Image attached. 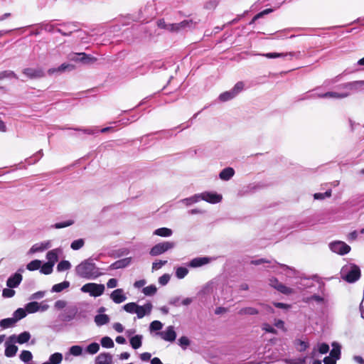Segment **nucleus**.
Wrapping results in <instances>:
<instances>
[{
    "mask_svg": "<svg viewBox=\"0 0 364 364\" xmlns=\"http://www.w3.org/2000/svg\"><path fill=\"white\" fill-rule=\"evenodd\" d=\"M69 352L74 356H80L82 353V348L80 346H73L70 348Z\"/></svg>",
    "mask_w": 364,
    "mask_h": 364,
    "instance_id": "obj_52",
    "label": "nucleus"
},
{
    "mask_svg": "<svg viewBox=\"0 0 364 364\" xmlns=\"http://www.w3.org/2000/svg\"><path fill=\"white\" fill-rule=\"evenodd\" d=\"M332 346L333 348L330 352V356L335 358V360H338L341 355V346L337 343H333Z\"/></svg>",
    "mask_w": 364,
    "mask_h": 364,
    "instance_id": "obj_37",
    "label": "nucleus"
},
{
    "mask_svg": "<svg viewBox=\"0 0 364 364\" xmlns=\"http://www.w3.org/2000/svg\"><path fill=\"white\" fill-rule=\"evenodd\" d=\"M364 85V80L353 81L343 85V87L348 92L346 93H354L360 90L362 86Z\"/></svg>",
    "mask_w": 364,
    "mask_h": 364,
    "instance_id": "obj_17",
    "label": "nucleus"
},
{
    "mask_svg": "<svg viewBox=\"0 0 364 364\" xmlns=\"http://www.w3.org/2000/svg\"><path fill=\"white\" fill-rule=\"evenodd\" d=\"M20 359L25 363L31 361L33 358V355L29 350H22L20 354Z\"/></svg>",
    "mask_w": 364,
    "mask_h": 364,
    "instance_id": "obj_49",
    "label": "nucleus"
},
{
    "mask_svg": "<svg viewBox=\"0 0 364 364\" xmlns=\"http://www.w3.org/2000/svg\"><path fill=\"white\" fill-rule=\"evenodd\" d=\"M110 299L115 304H121L127 300L123 289H117L110 294Z\"/></svg>",
    "mask_w": 364,
    "mask_h": 364,
    "instance_id": "obj_18",
    "label": "nucleus"
},
{
    "mask_svg": "<svg viewBox=\"0 0 364 364\" xmlns=\"http://www.w3.org/2000/svg\"><path fill=\"white\" fill-rule=\"evenodd\" d=\"M302 56L301 51L297 52H289L285 53V57H287L289 59L291 60L293 58L299 59Z\"/></svg>",
    "mask_w": 364,
    "mask_h": 364,
    "instance_id": "obj_61",
    "label": "nucleus"
},
{
    "mask_svg": "<svg viewBox=\"0 0 364 364\" xmlns=\"http://www.w3.org/2000/svg\"><path fill=\"white\" fill-rule=\"evenodd\" d=\"M170 280V276L168 274H164L159 278V283L164 286L168 284Z\"/></svg>",
    "mask_w": 364,
    "mask_h": 364,
    "instance_id": "obj_64",
    "label": "nucleus"
},
{
    "mask_svg": "<svg viewBox=\"0 0 364 364\" xmlns=\"http://www.w3.org/2000/svg\"><path fill=\"white\" fill-rule=\"evenodd\" d=\"M218 4V0H210L208 2H206V4H205V8L206 9H209V10L215 9L217 7Z\"/></svg>",
    "mask_w": 364,
    "mask_h": 364,
    "instance_id": "obj_63",
    "label": "nucleus"
},
{
    "mask_svg": "<svg viewBox=\"0 0 364 364\" xmlns=\"http://www.w3.org/2000/svg\"><path fill=\"white\" fill-rule=\"evenodd\" d=\"M75 69V66L70 63H63L56 68H50L48 70L49 75H53L55 73H63L65 71H71Z\"/></svg>",
    "mask_w": 364,
    "mask_h": 364,
    "instance_id": "obj_22",
    "label": "nucleus"
},
{
    "mask_svg": "<svg viewBox=\"0 0 364 364\" xmlns=\"http://www.w3.org/2000/svg\"><path fill=\"white\" fill-rule=\"evenodd\" d=\"M105 287L102 284L87 283L84 284L80 290L84 293H88L91 296L97 297L103 294Z\"/></svg>",
    "mask_w": 364,
    "mask_h": 364,
    "instance_id": "obj_5",
    "label": "nucleus"
},
{
    "mask_svg": "<svg viewBox=\"0 0 364 364\" xmlns=\"http://www.w3.org/2000/svg\"><path fill=\"white\" fill-rule=\"evenodd\" d=\"M200 201L199 194H195L189 198H186L179 200L178 203L184 204L186 206H190Z\"/></svg>",
    "mask_w": 364,
    "mask_h": 364,
    "instance_id": "obj_32",
    "label": "nucleus"
},
{
    "mask_svg": "<svg viewBox=\"0 0 364 364\" xmlns=\"http://www.w3.org/2000/svg\"><path fill=\"white\" fill-rule=\"evenodd\" d=\"M235 174V170L231 167H227L223 169L219 177L223 181H229Z\"/></svg>",
    "mask_w": 364,
    "mask_h": 364,
    "instance_id": "obj_25",
    "label": "nucleus"
},
{
    "mask_svg": "<svg viewBox=\"0 0 364 364\" xmlns=\"http://www.w3.org/2000/svg\"><path fill=\"white\" fill-rule=\"evenodd\" d=\"M329 248L332 252L340 255H346L351 250L350 247L348 245L340 240H336L331 242L329 244Z\"/></svg>",
    "mask_w": 364,
    "mask_h": 364,
    "instance_id": "obj_7",
    "label": "nucleus"
},
{
    "mask_svg": "<svg viewBox=\"0 0 364 364\" xmlns=\"http://www.w3.org/2000/svg\"><path fill=\"white\" fill-rule=\"evenodd\" d=\"M26 312L27 311H26V309H24L22 308H18L14 312L13 318H14L16 322H17L18 321H19L26 316Z\"/></svg>",
    "mask_w": 364,
    "mask_h": 364,
    "instance_id": "obj_38",
    "label": "nucleus"
},
{
    "mask_svg": "<svg viewBox=\"0 0 364 364\" xmlns=\"http://www.w3.org/2000/svg\"><path fill=\"white\" fill-rule=\"evenodd\" d=\"M331 196V190L328 189L325 193H317L314 195L316 200H323L326 198H329Z\"/></svg>",
    "mask_w": 364,
    "mask_h": 364,
    "instance_id": "obj_56",
    "label": "nucleus"
},
{
    "mask_svg": "<svg viewBox=\"0 0 364 364\" xmlns=\"http://www.w3.org/2000/svg\"><path fill=\"white\" fill-rule=\"evenodd\" d=\"M59 249H54L49 252H48L46 255V258L48 259V262H51V264H54L58 259V254L60 252Z\"/></svg>",
    "mask_w": 364,
    "mask_h": 364,
    "instance_id": "obj_31",
    "label": "nucleus"
},
{
    "mask_svg": "<svg viewBox=\"0 0 364 364\" xmlns=\"http://www.w3.org/2000/svg\"><path fill=\"white\" fill-rule=\"evenodd\" d=\"M163 324L159 321H154L150 323V331H159L162 328Z\"/></svg>",
    "mask_w": 364,
    "mask_h": 364,
    "instance_id": "obj_58",
    "label": "nucleus"
},
{
    "mask_svg": "<svg viewBox=\"0 0 364 364\" xmlns=\"http://www.w3.org/2000/svg\"><path fill=\"white\" fill-rule=\"evenodd\" d=\"M6 77H14L18 78L14 72L11 70H5L0 73V80L6 78Z\"/></svg>",
    "mask_w": 364,
    "mask_h": 364,
    "instance_id": "obj_60",
    "label": "nucleus"
},
{
    "mask_svg": "<svg viewBox=\"0 0 364 364\" xmlns=\"http://www.w3.org/2000/svg\"><path fill=\"white\" fill-rule=\"evenodd\" d=\"M100 350V345L97 343H92L86 348V352L89 354L94 355Z\"/></svg>",
    "mask_w": 364,
    "mask_h": 364,
    "instance_id": "obj_48",
    "label": "nucleus"
},
{
    "mask_svg": "<svg viewBox=\"0 0 364 364\" xmlns=\"http://www.w3.org/2000/svg\"><path fill=\"white\" fill-rule=\"evenodd\" d=\"M50 242L49 241L36 243L33 245L29 250L30 254L43 252L44 250L50 247Z\"/></svg>",
    "mask_w": 364,
    "mask_h": 364,
    "instance_id": "obj_21",
    "label": "nucleus"
},
{
    "mask_svg": "<svg viewBox=\"0 0 364 364\" xmlns=\"http://www.w3.org/2000/svg\"><path fill=\"white\" fill-rule=\"evenodd\" d=\"M235 97L234 96L233 92H232L231 90H228V91L221 93L219 95L218 99L220 102H224L229 101Z\"/></svg>",
    "mask_w": 364,
    "mask_h": 364,
    "instance_id": "obj_41",
    "label": "nucleus"
},
{
    "mask_svg": "<svg viewBox=\"0 0 364 364\" xmlns=\"http://www.w3.org/2000/svg\"><path fill=\"white\" fill-rule=\"evenodd\" d=\"M70 287V282L68 281H64L61 283L54 284L51 289L52 292H61L64 289Z\"/></svg>",
    "mask_w": 364,
    "mask_h": 364,
    "instance_id": "obj_35",
    "label": "nucleus"
},
{
    "mask_svg": "<svg viewBox=\"0 0 364 364\" xmlns=\"http://www.w3.org/2000/svg\"><path fill=\"white\" fill-rule=\"evenodd\" d=\"M142 335H136L132 337L129 340L132 347L135 350L139 348L142 345Z\"/></svg>",
    "mask_w": 364,
    "mask_h": 364,
    "instance_id": "obj_33",
    "label": "nucleus"
},
{
    "mask_svg": "<svg viewBox=\"0 0 364 364\" xmlns=\"http://www.w3.org/2000/svg\"><path fill=\"white\" fill-rule=\"evenodd\" d=\"M153 306L151 302H147L143 306H139L136 304V314L138 318H142L144 316L151 314Z\"/></svg>",
    "mask_w": 364,
    "mask_h": 364,
    "instance_id": "obj_16",
    "label": "nucleus"
},
{
    "mask_svg": "<svg viewBox=\"0 0 364 364\" xmlns=\"http://www.w3.org/2000/svg\"><path fill=\"white\" fill-rule=\"evenodd\" d=\"M272 11V9H264V11L259 12V14H256L253 18L252 19V21L250 22V24H252L255 22V21H257V19H259V18L264 16V15L266 14H268L269 13H271Z\"/></svg>",
    "mask_w": 364,
    "mask_h": 364,
    "instance_id": "obj_57",
    "label": "nucleus"
},
{
    "mask_svg": "<svg viewBox=\"0 0 364 364\" xmlns=\"http://www.w3.org/2000/svg\"><path fill=\"white\" fill-rule=\"evenodd\" d=\"M75 272L78 277L85 279H95L103 274L92 259L81 262L75 267Z\"/></svg>",
    "mask_w": 364,
    "mask_h": 364,
    "instance_id": "obj_1",
    "label": "nucleus"
},
{
    "mask_svg": "<svg viewBox=\"0 0 364 364\" xmlns=\"http://www.w3.org/2000/svg\"><path fill=\"white\" fill-rule=\"evenodd\" d=\"M188 273V269L186 267H179L176 270V276L178 279L184 278Z\"/></svg>",
    "mask_w": 364,
    "mask_h": 364,
    "instance_id": "obj_50",
    "label": "nucleus"
},
{
    "mask_svg": "<svg viewBox=\"0 0 364 364\" xmlns=\"http://www.w3.org/2000/svg\"><path fill=\"white\" fill-rule=\"evenodd\" d=\"M131 262L132 257L121 259L111 264L109 268V269H118L124 268L129 266L131 264Z\"/></svg>",
    "mask_w": 364,
    "mask_h": 364,
    "instance_id": "obj_20",
    "label": "nucleus"
},
{
    "mask_svg": "<svg viewBox=\"0 0 364 364\" xmlns=\"http://www.w3.org/2000/svg\"><path fill=\"white\" fill-rule=\"evenodd\" d=\"M63 26L65 28V31L61 28L56 29V31L63 36H70L73 31H76L75 26L72 23H65Z\"/></svg>",
    "mask_w": 364,
    "mask_h": 364,
    "instance_id": "obj_30",
    "label": "nucleus"
},
{
    "mask_svg": "<svg viewBox=\"0 0 364 364\" xmlns=\"http://www.w3.org/2000/svg\"><path fill=\"white\" fill-rule=\"evenodd\" d=\"M81 312L76 304H72L66 307L64 311L59 315L60 321L69 322L80 317Z\"/></svg>",
    "mask_w": 364,
    "mask_h": 364,
    "instance_id": "obj_4",
    "label": "nucleus"
},
{
    "mask_svg": "<svg viewBox=\"0 0 364 364\" xmlns=\"http://www.w3.org/2000/svg\"><path fill=\"white\" fill-rule=\"evenodd\" d=\"M54 264H51V262H46L42 266H41L40 272L44 274H50L53 272Z\"/></svg>",
    "mask_w": 364,
    "mask_h": 364,
    "instance_id": "obj_42",
    "label": "nucleus"
},
{
    "mask_svg": "<svg viewBox=\"0 0 364 364\" xmlns=\"http://www.w3.org/2000/svg\"><path fill=\"white\" fill-rule=\"evenodd\" d=\"M341 276L343 279L349 283L355 282L360 277V268L355 264L346 266L341 270Z\"/></svg>",
    "mask_w": 364,
    "mask_h": 364,
    "instance_id": "obj_2",
    "label": "nucleus"
},
{
    "mask_svg": "<svg viewBox=\"0 0 364 364\" xmlns=\"http://www.w3.org/2000/svg\"><path fill=\"white\" fill-rule=\"evenodd\" d=\"M16 323V322L13 317L4 318L0 321V326L2 328H8L14 326Z\"/></svg>",
    "mask_w": 364,
    "mask_h": 364,
    "instance_id": "obj_40",
    "label": "nucleus"
},
{
    "mask_svg": "<svg viewBox=\"0 0 364 364\" xmlns=\"http://www.w3.org/2000/svg\"><path fill=\"white\" fill-rule=\"evenodd\" d=\"M15 294V291L12 288H6L3 289L2 296L5 298H11Z\"/></svg>",
    "mask_w": 364,
    "mask_h": 364,
    "instance_id": "obj_62",
    "label": "nucleus"
},
{
    "mask_svg": "<svg viewBox=\"0 0 364 364\" xmlns=\"http://www.w3.org/2000/svg\"><path fill=\"white\" fill-rule=\"evenodd\" d=\"M41 261L38 259H34L30 262L27 266L26 268L29 271H35L41 268Z\"/></svg>",
    "mask_w": 364,
    "mask_h": 364,
    "instance_id": "obj_46",
    "label": "nucleus"
},
{
    "mask_svg": "<svg viewBox=\"0 0 364 364\" xmlns=\"http://www.w3.org/2000/svg\"><path fill=\"white\" fill-rule=\"evenodd\" d=\"M200 22V19L197 16H194L190 19H186L178 23L180 31L192 30L195 28Z\"/></svg>",
    "mask_w": 364,
    "mask_h": 364,
    "instance_id": "obj_9",
    "label": "nucleus"
},
{
    "mask_svg": "<svg viewBox=\"0 0 364 364\" xmlns=\"http://www.w3.org/2000/svg\"><path fill=\"white\" fill-rule=\"evenodd\" d=\"M123 309L129 314H135L136 310V303H127L123 306Z\"/></svg>",
    "mask_w": 364,
    "mask_h": 364,
    "instance_id": "obj_51",
    "label": "nucleus"
},
{
    "mask_svg": "<svg viewBox=\"0 0 364 364\" xmlns=\"http://www.w3.org/2000/svg\"><path fill=\"white\" fill-rule=\"evenodd\" d=\"M200 200H203L210 203H218L221 201L222 196L211 192H203L199 193Z\"/></svg>",
    "mask_w": 364,
    "mask_h": 364,
    "instance_id": "obj_12",
    "label": "nucleus"
},
{
    "mask_svg": "<svg viewBox=\"0 0 364 364\" xmlns=\"http://www.w3.org/2000/svg\"><path fill=\"white\" fill-rule=\"evenodd\" d=\"M273 263L274 264H278L279 265V267L281 268H282L283 271L284 272V274L287 277H294L297 272L292 267H289V266H287L286 264H279V263H277L276 261H274Z\"/></svg>",
    "mask_w": 364,
    "mask_h": 364,
    "instance_id": "obj_29",
    "label": "nucleus"
},
{
    "mask_svg": "<svg viewBox=\"0 0 364 364\" xmlns=\"http://www.w3.org/2000/svg\"><path fill=\"white\" fill-rule=\"evenodd\" d=\"M176 244L173 242H163L155 245L150 250L149 254L151 256L160 255L169 250L173 249Z\"/></svg>",
    "mask_w": 364,
    "mask_h": 364,
    "instance_id": "obj_6",
    "label": "nucleus"
},
{
    "mask_svg": "<svg viewBox=\"0 0 364 364\" xmlns=\"http://www.w3.org/2000/svg\"><path fill=\"white\" fill-rule=\"evenodd\" d=\"M178 345L185 350L190 345V341L186 336H182L178 339Z\"/></svg>",
    "mask_w": 364,
    "mask_h": 364,
    "instance_id": "obj_59",
    "label": "nucleus"
},
{
    "mask_svg": "<svg viewBox=\"0 0 364 364\" xmlns=\"http://www.w3.org/2000/svg\"><path fill=\"white\" fill-rule=\"evenodd\" d=\"M94 321L97 326H102L109 322V317L107 314H99L95 316Z\"/></svg>",
    "mask_w": 364,
    "mask_h": 364,
    "instance_id": "obj_28",
    "label": "nucleus"
},
{
    "mask_svg": "<svg viewBox=\"0 0 364 364\" xmlns=\"http://www.w3.org/2000/svg\"><path fill=\"white\" fill-rule=\"evenodd\" d=\"M23 270L19 269L17 272L9 277L6 281V285L9 288L17 287L22 281L23 277L21 274Z\"/></svg>",
    "mask_w": 364,
    "mask_h": 364,
    "instance_id": "obj_14",
    "label": "nucleus"
},
{
    "mask_svg": "<svg viewBox=\"0 0 364 364\" xmlns=\"http://www.w3.org/2000/svg\"><path fill=\"white\" fill-rule=\"evenodd\" d=\"M313 301H315L318 304H321L323 302L324 299L322 296L316 294L311 296L304 297L303 299V301L308 304H311Z\"/></svg>",
    "mask_w": 364,
    "mask_h": 364,
    "instance_id": "obj_39",
    "label": "nucleus"
},
{
    "mask_svg": "<svg viewBox=\"0 0 364 364\" xmlns=\"http://www.w3.org/2000/svg\"><path fill=\"white\" fill-rule=\"evenodd\" d=\"M23 73L30 79H38L45 76L44 71L41 68H25Z\"/></svg>",
    "mask_w": 364,
    "mask_h": 364,
    "instance_id": "obj_13",
    "label": "nucleus"
},
{
    "mask_svg": "<svg viewBox=\"0 0 364 364\" xmlns=\"http://www.w3.org/2000/svg\"><path fill=\"white\" fill-rule=\"evenodd\" d=\"M70 59L71 60L74 61H80L83 63H90L95 62L96 60V58L90 55H87L85 53H73L70 55Z\"/></svg>",
    "mask_w": 364,
    "mask_h": 364,
    "instance_id": "obj_15",
    "label": "nucleus"
},
{
    "mask_svg": "<svg viewBox=\"0 0 364 364\" xmlns=\"http://www.w3.org/2000/svg\"><path fill=\"white\" fill-rule=\"evenodd\" d=\"M157 291V287L154 284H151L148 287L143 288L142 292L146 296H153Z\"/></svg>",
    "mask_w": 364,
    "mask_h": 364,
    "instance_id": "obj_45",
    "label": "nucleus"
},
{
    "mask_svg": "<svg viewBox=\"0 0 364 364\" xmlns=\"http://www.w3.org/2000/svg\"><path fill=\"white\" fill-rule=\"evenodd\" d=\"M16 343L15 341H14L13 339H11V336L8 338V339L6 341L4 346H5V351L4 354L8 358H12L14 357L18 351V347L15 345Z\"/></svg>",
    "mask_w": 364,
    "mask_h": 364,
    "instance_id": "obj_11",
    "label": "nucleus"
},
{
    "mask_svg": "<svg viewBox=\"0 0 364 364\" xmlns=\"http://www.w3.org/2000/svg\"><path fill=\"white\" fill-rule=\"evenodd\" d=\"M71 268V264L68 260H62L57 265L58 272H63Z\"/></svg>",
    "mask_w": 364,
    "mask_h": 364,
    "instance_id": "obj_44",
    "label": "nucleus"
},
{
    "mask_svg": "<svg viewBox=\"0 0 364 364\" xmlns=\"http://www.w3.org/2000/svg\"><path fill=\"white\" fill-rule=\"evenodd\" d=\"M259 311L257 309L252 306H246L240 309L238 314L241 316H255L259 314Z\"/></svg>",
    "mask_w": 364,
    "mask_h": 364,
    "instance_id": "obj_27",
    "label": "nucleus"
},
{
    "mask_svg": "<svg viewBox=\"0 0 364 364\" xmlns=\"http://www.w3.org/2000/svg\"><path fill=\"white\" fill-rule=\"evenodd\" d=\"M63 355L60 353H55L52 354L48 359L51 364H59L62 362Z\"/></svg>",
    "mask_w": 364,
    "mask_h": 364,
    "instance_id": "obj_43",
    "label": "nucleus"
},
{
    "mask_svg": "<svg viewBox=\"0 0 364 364\" xmlns=\"http://www.w3.org/2000/svg\"><path fill=\"white\" fill-rule=\"evenodd\" d=\"M10 336L14 341L18 344L27 343L31 337V333L28 331H23L18 335L14 334Z\"/></svg>",
    "mask_w": 364,
    "mask_h": 364,
    "instance_id": "obj_19",
    "label": "nucleus"
},
{
    "mask_svg": "<svg viewBox=\"0 0 364 364\" xmlns=\"http://www.w3.org/2000/svg\"><path fill=\"white\" fill-rule=\"evenodd\" d=\"M41 309V306L36 301L29 302L26 306V310L29 314L35 313Z\"/></svg>",
    "mask_w": 364,
    "mask_h": 364,
    "instance_id": "obj_36",
    "label": "nucleus"
},
{
    "mask_svg": "<svg viewBox=\"0 0 364 364\" xmlns=\"http://www.w3.org/2000/svg\"><path fill=\"white\" fill-rule=\"evenodd\" d=\"M350 95V93H338L336 92H327L325 93H319L317 92V89L312 90L310 92H306L304 95L299 99V100H304L309 99H314L316 97L321 98H345Z\"/></svg>",
    "mask_w": 364,
    "mask_h": 364,
    "instance_id": "obj_3",
    "label": "nucleus"
},
{
    "mask_svg": "<svg viewBox=\"0 0 364 364\" xmlns=\"http://www.w3.org/2000/svg\"><path fill=\"white\" fill-rule=\"evenodd\" d=\"M295 285L300 290L308 289L314 285L313 281L307 277H301L295 282Z\"/></svg>",
    "mask_w": 364,
    "mask_h": 364,
    "instance_id": "obj_24",
    "label": "nucleus"
},
{
    "mask_svg": "<svg viewBox=\"0 0 364 364\" xmlns=\"http://www.w3.org/2000/svg\"><path fill=\"white\" fill-rule=\"evenodd\" d=\"M112 355L109 353H100L95 358V364H112Z\"/></svg>",
    "mask_w": 364,
    "mask_h": 364,
    "instance_id": "obj_23",
    "label": "nucleus"
},
{
    "mask_svg": "<svg viewBox=\"0 0 364 364\" xmlns=\"http://www.w3.org/2000/svg\"><path fill=\"white\" fill-rule=\"evenodd\" d=\"M269 284L274 289H277L282 294L289 295L294 293L293 289L287 287L286 285L281 283L276 277H271L269 279Z\"/></svg>",
    "mask_w": 364,
    "mask_h": 364,
    "instance_id": "obj_8",
    "label": "nucleus"
},
{
    "mask_svg": "<svg viewBox=\"0 0 364 364\" xmlns=\"http://www.w3.org/2000/svg\"><path fill=\"white\" fill-rule=\"evenodd\" d=\"M173 234V231L168 228H160L154 230V235L160 236V237H170Z\"/></svg>",
    "mask_w": 364,
    "mask_h": 364,
    "instance_id": "obj_34",
    "label": "nucleus"
},
{
    "mask_svg": "<svg viewBox=\"0 0 364 364\" xmlns=\"http://www.w3.org/2000/svg\"><path fill=\"white\" fill-rule=\"evenodd\" d=\"M209 261L210 259L206 257H196L190 262L189 266L191 267H199L204 264H206L207 263L209 262Z\"/></svg>",
    "mask_w": 364,
    "mask_h": 364,
    "instance_id": "obj_26",
    "label": "nucleus"
},
{
    "mask_svg": "<svg viewBox=\"0 0 364 364\" xmlns=\"http://www.w3.org/2000/svg\"><path fill=\"white\" fill-rule=\"evenodd\" d=\"M244 88V83L242 82H237L235 86L230 90L235 97H236Z\"/></svg>",
    "mask_w": 364,
    "mask_h": 364,
    "instance_id": "obj_55",
    "label": "nucleus"
},
{
    "mask_svg": "<svg viewBox=\"0 0 364 364\" xmlns=\"http://www.w3.org/2000/svg\"><path fill=\"white\" fill-rule=\"evenodd\" d=\"M73 223H74V221L73 220H68L67 221L57 223L54 224L53 225H52V228H54L55 229H60V228L70 226Z\"/></svg>",
    "mask_w": 364,
    "mask_h": 364,
    "instance_id": "obj_54",
    "label": "nucleus"
},
{
    "mask_svg": "<svg viewBox=\"0 0 364 364\" xmlns=\"http://www.w3.org/2000/svg\"><path fill=\"white\" fill-rule=\"evenodd\" d=\"M156 334L160 336L163 340L168 342H173L176 338V333L173 326H168L166 330L159 331Z\"/></svg>",
    "mask_w": 364,
    "mask_h": 364,
    "instance_id": "obj_10",
    "label": "nucleus"
},
{
    "mask_svg": "<svg viewBox=\"0 0 364 364\" xmlns=\"http://www.w3.org/2000/svg\"><path fill=\"white\" fill-rule=\"evenodd\" d=\"M101 345L103 348H113L114 346L112 339L109 336H105L102 338Z\"/></svg>",
    "mask_w": 364,
    "mask_h": 364,
    "instance_id": "obj_47",
    "label": "nucleus"
},
{
    "mask_svg": "<svg viewBox=\"0 0 364 364\" xmlns=\"http://www.w3.org/2000/svg\"><path fill=\"white\" fill-rule=\"evenodd\" d=\"M84 244L85 242L83 239L75 240L71 243L70 247L73 250H78L84 246Z\"/></svg>",
    "mask_w": 364,
    "mask_h": 364,
    "instance_id": "obj_53",
    "label": "nucleus"
}]
</instances>
